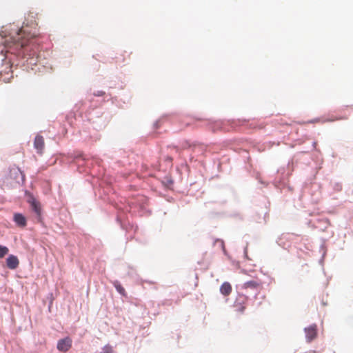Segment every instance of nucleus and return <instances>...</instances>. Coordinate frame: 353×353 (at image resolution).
Instances as JSON below:
<instances>
[{
	"instance_id": "nucleus-6",
	"label": "nucleus",
	"mask_w": 353,
	"mask_h": 353,
	"mask_svg": "<svg viewBox=\"0 0 353 353\" xmlns=\"http://www.w3.org/2000/svg\"><path fill=\"white\" fill-rule=\"evenodd\" d=\"M262 283L259 279L252 280L243 283L242 288L245 290L252 289L256 290L261 288Z\"/></svg>"
},
{
	"instance_id": "nucleus-7",
	"label": "nucleus",
	"mask_w": 353,
	"mask_h": 353,
	"mask_svg": "<svg viewBox=\"0 0 353 353\" xmlns=\"http://www.w3.org/2000/svg\"><path fill=\"white\" fill-rule=\"evenodd\" d=\"M19 264L18 258L14 255H10L6 259L7 267L11 270L16 269Z\"/></svg>"
},
{
	"instance_id": "nucleus-8",
	"label": "nucleus",
	"mask_w": 353,
	"mask_h": 353,
	"mask_svg": "<svg viewBox=\"0 0 353 353\" xmlns=\"http://www.w3.org/2000/svg\"><path fill=\"white\" fill-rule=\"evenodd\" d=\"M34 148L38 150L39 152L41 153L44 148V139L42 136L37 135L34 141Z\"/></svg>"
},
{
	"instance_id": "nucleus-4",
	"label": "nucleus",
	"mask_w": 353,
	"mask_h": 353,
	"mask_svg": "<svg viewBox=\"0 0 353 353\" xmlns=\"http://www.w3.org/2000/svg\"><path fill=\"white\" fill-rule=\"evenodd\" d=\"M306 339L308 342L312 341L314 339L317 334V329L316 325H310L308 327L305 329Z\"/></svg>"
},
{
	"instance_id": "nucleus-17",
	"label": "nucleus",
	"mask_w": 353,
	"mask_h": 353,
	"mask_svg": "<svg viewBox=\"0 0 353 353\" xmlns=\"http://www.w3.org/2000/svg\"><path fill=\"white\" fill-rule=\"evenodd\" d=\"M245 310V307L244 306H242L241 308H240V312H243Z\"/></svg>"
},
{
	"instance_id": "nucleus-3",
	"label": "nucleus",
	"mask_w": 353,
	"mask_h": 353,
	"mask_svg": "<svg viewBox=\"0 0 353 353\" xmlns=\"http://www.w3.org/2000/svg\"><path fill=\"white\" fill-rule=\"evenodd\" d=\"M32 210L36 213L38 216H41V208L40 203L32 196H30L28 200Z\"/></svg>"
},
{
	"instance_id": "nucleus-11",
	"label": "nucleus",
	"mask_w": 353,
	"mask_h": 353,
	"mask_svg": "<svg viewBox=\"0 0 353 353\" xmlns=\"http://www.w3.org/2000/svg\"><path fill=\"white\" fill-rule=\"evenodd\" d=\"M220 292L224 296H228L232 292V286L230 283L224 282L220 287Z\"/></svg>"
},
{
	"instance_id": "nucleus-1",
	"label": "nucleus",
	"mask_w": 353,
	"mask_h": 353,
	"mask_svg": "<svg viewBox=\"0 0 353 353\" xmlns=\"http://www.w3.org/2000/svg\"><path fill=\"white\" fill-rule=\"evenodd\" d=\"M10 31L1 41L8 49L6 53L17 54L22 58L36 61L39 46L33 41L35 34L28 32L23 26L13 29L10 26Z\"/></svg>"
},
{
	"instance_id": "nucleus-10",
	"label": "nucleus",
	"mask_w": 353,
	"mask_h": 353,
	"mask_svg": "<svg viewBox=\"0 0 353 353\" xmlns=\"http://www.w3.org/2000/svg\"><path fill=\"white\" fill-rule=\"evenodd\" d=\"M223 123L220 121H216L214 122H208L207 126L208 129L211 130L213 132H216L219 130H223Z\"/></svg>"
},
{
	"instance_id": "nucleus-5",
	"label": "nucleus",
	"mask_w": 353,
	"mask_h": 353,
	"mask_svg": "<svg viewBox=\"0 0 353 353\" xmlns=\"http://www.w3.org/2000/svg\"><path fill=\"white\" fill-rule=\"evenodd\" d=\"M13 221L17 224V225L20 228H25L27 225V219L21 213L14 214Z\"/></svg>"
},
{
	"instance_id": "nucleus-2",
	"label": "nucleus",
	"mask_w": 353,
	"mask_h": 353,
	"mask_svg": "<svg viewBox=\"0 0 353 353\" xmlns=\"http://www.w3.org/2000/svg\"><path fill=\"white\" fill-rule=\"evenodd\" d=\"M71 346L72 339L70 337H65L58 341L57 347L58 350L65 352L70 349Z\"/></svg>"
},
{
	"instance_id": "nucleus-12",
	"label": "nucleus",
	"mask_w": 353,
	"mask_h": 353,
	"mask_svg": "<svg viewBox=\"0 0 353 353\" xmlns=\"http://www.w3.org/2000/svg\"><path fill=\"white\" fill-rule=\"evenodd\" d=\"M9 252L6 246L0 245V259L3 258Z\"/></svg>"
},
{
	"instance_id": "nucleus-15",
	"label": "nucleus",
	"mask_w": 353,
	"mask_h": 353,
	"mask_svg": "<svg viewBox=\"0 0 353 353\" xmlns=\"http://www.w3.org/2000/svg\"><path fill=\"white\" fill-rule=\"evenodd\" d=\"M101 353H112V349L109 345H105Z\"/></svg>"
},
{
	"instance_id": "nucleus-18",
	"label": "nucleus",
	"mask_w": 353,
	"mask_h": 353,
	"mask_svg": "<svg viewBox=\"0 0 353 353\" xmlns=\"http://www.w3.org/2000/svg\"><path fill=\"white\" fill-rule=\"evenodd\" d=\"M167 160L171 162L172 161V159L171 157H167Z\"/></svg>"
},
{
	"instance_id": "nucleus-9",
	"label": "nucleus",
	"mask_w": 353,
	"mask_h": 353,
	"mask_svg": "<svg viewBox=\"0 0 353 353\" xmlns=\"http://www.w3.org/2000/svg\"><path fill=\"white\" fill-rule=\"evenodd\" d=\"M347 118H348L347 115H345L341 118L333 117L332 119H322L321 118H316V119H314L307 121V123H316L332 122V121H337V120H340V119H347Z\"/></svg>"
},
{
	"instance_id": "nucleus-16",
	"label": "nucleus",
	"mask_w": 353,
	"mask_h": 353,
	"mask_svg": "<svg viewBox=\"0 0 353 353\" xmlns=\"http://www.w3.org/2000/svg\"><path fill=\"white\" fill-rule=\"evenodd\" d=\"M347 110H348L350 112H352L353 113V105L347 106Z\"/></svg>"
},
{
	"instance_id": "nucleus-14",
	"label": "nucleus",
	"mask_w": 353,
	"mask_h": 353,
	"mask_svg": "<svg viewBox=\"0 0 353 353\" xmlns=\"http://www.w3.org/2000/svg\"><path fill=\"white\" fill-rule=\"evenodd\" d=\"M4 61V65H6V69H9V71H3L4 72L6 73H9V72H12V70H11V68H12V63H10V60H8V57L7 56L6 57V59L3 60Z\"/></svg>"
},
{
	"instance_id": "nucleus-13",
	"label": "nucleus",
	"mask_w": 353,
	"mask_h": 353,
	"mask_svg": "<svg viewBox=\"0 0 353 353\" xmlns=\"http://www.w3.org/2000/svg\"><path fill=\"white\" fill-rule=\"evenodd\" d=\"M114 285L115 288L117 289V290L121 294H122V295L125 294V289L121 286V285L119 282H117V281L114 282Z\"/></svg>"
}]
</instances>
